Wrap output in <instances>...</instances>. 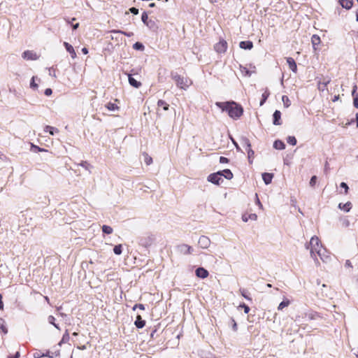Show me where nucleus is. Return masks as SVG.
<instances>
[{
    "label": "nucleus",
    "instance_id": "nucleus-38",
    "mask_svg": "<svg viewBox=\"0 0 358 358\" xmlns=\"http://www.w3.org/2000/svg\"><path fill=\"white\" fill-rule=\"evenodd\" d=\"M340 187H341V188H343V189H345V192H344V194H348V189H349V187H348V185H347L345 182H342L340 184Z\"/></svg>",
    "mask_w": 358,
    "mask_h": 358
},
{
    "label": "nucleus",
    "instance_id": "nucleus-62",
    "mask_svg": "<svg viewBox=\"0 0 358 358\" xmlns=\"http://www.w3.org/2000/svg\"><path fill=\"white\" fill-rule=\"evenodd\" d=\"M169 0H164L165 2H167Z\"/></svg>",
    "mask_w": 358,
    "mask_h": 358
},
{
    "label": "nucleus",
    "instance_id": "nucleus-26",
    "mask_svg": "<svg viewBox=\"0 0 358 358\" xmlns=\"http://www.w3.org/2000/svg\"><path fill=\"white\" fill-rule=\"evenodd\" d=\"M311 42L313 43V48L316 49V46L318 45L321 42L320 36L315 34L313 35L311 38Z\"/></svg>",
    "mask_w": 358,
    "mask_h": 358
},
{
    "label": "nucleus",
    "instance_id": "nucleus-40",
    "mask_svg": "<svg viewBox=\"0 0 358 358\" xmlns=\"http://www.w3.org/2000/svg\"><path fill=\"white\" fill-rule=\"evenodd\" d=\"M136 308H139L140 310H144L145 306L142 303L135 304L134 306L133 307V310H135Z\"/></svg>",
    "mask_w": 358,
    "mask_h": 358
},
{
    "label": "nucleus",
    "instance_id": "nucleus-6",
    "mask_svg": "<svg viewBox=\"0 0 358 358\" xmlns=\"http://www.w3.org/2000/svg\"><path fill=\"white\" fill-rule=\"evenodd\" d=\"M179 252L182 255H189L192 252L193 248L187 244H180L177 247Z\"/></svg>",
    "mask_w": 358,
    "mask_h": 358
},
{
    "label": "nucleus",
    "instance_id": "nucleus-43",
    "mask_svg": "<svg viewBox=\"0 0 358 358\" xmlns=\"http://www.w3.org/2000/svg\"><path fill=\"white\" fill-rule=\"evenodd\" d=\"M241 295L248 300H251V298H250L247 294L245 289H240Z\"/></svg>",
    "mask_w": 358,
    "mask_h": 358
},
{
    "label": "nucleus",
    "instance_id": "nucleus-3",
    "mask_svg": "<svg viewBox=\"0 0 358 358\" xmlns=\"http://www.w3.org/2000/svg\"><path fill=\"white\" fill-rule=\"evenodd\" d=\"M306 248L310 249L311 257L317 261V255L320 257L322 256L321 250L322 245L317 236H313L310 241L309 245Z\"/></svg>",
    "mask_w": 358,
    "mask_h": 358
},
{
    "label": "nucleus",
    "instance_id": "nucleus-19",
    "mask_svg": "<svg viewBox=\"0 0 358 358\" xmlns=\"http://www.w3.org/2000/svg\"><path fill=\"white\" fill-rule=\"evenodd\" d=\"M352 205L350 201H348L345 203H340L338 204V208L345 212H349L350 210V209L352 208Z\"/></svg>",
    "mask_w": 358,
    "mask_h": 358
},
{
    "label": "nucleus",
    "instance_id": "nucleus-44",
    "mask_svg": "<svg viewBox=\"0 0 358 358\" xmlns=\"http://www.w3.org/2000/svg\"><path fill=\"white\" fill-rule=\"evenodd\" d=\"M80 166H82L83 167H84L85 169H88L90 166V164L86 162V161H83L80 163Z\"/></svg>",
    "mask_w": 358,
    "mask_h": 358
},
{
    "label": "nucleus",
    "instance_id": "nucleus-16",
    "mask_svg": "<svg viewBox=\"0 0 358 358\" xmlns=\"http://www.w3.org/2000/svg\"><path fill=\"white\" fill-rule=\"evenodd\" d=\"M239 46L242 49L251 50L253 48V43L250 41H244L240 43Z\"/></svg>",
    "mask_w": 358,
    "mask_h": 358
},
{
    "label": "nucleus",
    "instance_id": "nucleus-17",
    "mask_svg": "<svg viewBox=\"0 0 358 358\" xmlns=\"http://www.w3.org/2000/svg\"><path fill=\"white\" fill-rule=\"evenodd\" d=\"M257 218V215L255 213H245L242 216V220L243 222H246L248 220H256Z\"/></svg>",
    "mask_w": 358,
    "mask_h": 358
},
{
    "label": "nucleus",
    "instance_id": "nucleus-10",
    "mask_svg": "<svg viewBox=\"0 0 358 358\" xmlns=\"http://www.w3.org/2000/svg\"><path fill=\"white\" fill-rule=\"evenodd\" d=\"M273 123L275 125H280L281 122V113L279 110H275L273 115Z\"/></svg>",
    "mask_w": 358,
    "mask_h": 358
},
{
    "label": "nucleus",
    "instance_id": "nucleus-31",
    "mask_svg": "<svg viewBox=\"0 0 358 358\" xmlns=\"http://www.w3.org/2000/svg\"><path fill=\"white\" fill-rule=\"evenodd\" d=\"M102 231L104 233V234H110L113 233V229L110 226H108V225H103L102 226Z\"/></svg>",
    "mask_w": 358,
    "mask_h": 358
},
{
    "label": "nucleus",
    "instance_id": "nucleus-58",
    "mask_svg": "<svg viewBox=\"0 0 358 358\" xmlns=\"http://www.w3.org/2000/svg\"><path fill=\"white\" fill-rule=\"evenodd\" d=\"M155 6V3H151L149 5L150 7H154Z\"/></svg>",
    "mask_w": 358,
    "mask_h": 358
},
{
    "label": "nucleus",
    "instance_id": "nucleus-1",
    "mask_svg": "<svg viewBox=\"0 0 358 358\" xmlns=\"http://www.w3.org/2000/svg\"><path fill=\"white\" fill-rule=\"evenodd\" d=\"M216 105L222 110L228 113V115L233 119H238L243 113V107L236 102H217Z\"/></svg>",
    "mask_w": 358,
    "mask_h": 358
},
{
    "label": "nucleus",
    "instance_id": "nucleus-39",
    "mask_svg": "<svg viewBox=\"0 0 358 358\" xmlns=\"http://www.w3.org/2000/svg\"><path fill=\"white\" fill-rule=\"evenodd\" d=\"M32 148L34 150L35 152H47V150L44 148H41L37 145H32Z\"/></svg>",
    "mask_w": 358,
    "mask_h": 358
},
{
    "label": "nucleus",
    "instance_id": "nucleus-15",
    "mask_svg": "<svg viewBox=\"0 0 358 358\" xmlns=\"http://www.w3.org/2000/svg\"><path fill=\"white\" fill-rule=\"evenodd\" d=\"M134 324L137 328L142 329L145 326V321L142 319L140 315H138L136 317Z\"/></svg>",
    "mask_w": 358,
    "mask_h": 358
},
{
    "label": "nucleus",
    "instance_id": "nucleus-60",
    "mask_svg": "<svg viewBox=\"0 0 358 358\" xmlns=\"http://www.w3.org/2000/svg\"><path fill=\"white\" fill-rule=\"evenodd\" d=\"M268 287H271V284H268Z\"/></svg>",
    "mask_w": 358,
    "mask_h": 358
},
{
    "label": "nucleus",
    "instance_id": "nucleus-53",
    "mask_svg": "<svg viewBox=\"0 0 358 358\" xmlns=\"http://www.w3.org/2000/svg\"><path fill=\"white\" fill-rule=\"evenodd\" d=\"M82 52H83V54L87 55L88 53V50L86 48H83L82 49Z\"/></svg>",
    "mask_w": 358,
    "mask_h": 358
},
{
    "label": "nucleus",
    "instance_id": "nucleus-24",
    "mask_svg": "<svg viewBox=\"0 0 358 358\" xmlns=\"http://www.w3.org/2000/svg\"><path fill=\"white\" fill-rule=\"evenodd\" d=\"M220 172L222 174V177L224 176L225 178H227L228 180L231 179L234 176L232 172L229 169H224Z\"/></svg>",
    "mask_w": 358,
    "mask_h": 358
},
{
    "label": "nucleus",
    "instance_id": "nucleus-42",
    "mask_svg": "<svg viewBox=\"0 0 358 358\" xmlns=\"http://www.w3.org/2000/svg\"><path fill=\"white\" fill-rule=\"evenodd\" d=\"M317 182V177L313 176L310 180V185L314 187Z\"/></svg>",
    "mask_w": 358,
    "mask_h": 358
},
{
    "label": "nucleus",
    "instance_id": "nucleus-11",
    "mask_svg": "<svg viewBox=\"0 0 358 358\" xmlns=\"http://www.w3.org/2000/svg\"><path fill=\"white\" fill-rule=\"evenodd\" d=\"M64 45L66 48V51L69 52V54L71 55V57L73 59H75L77 57V55L73 47L67 42H64Z\"/></svg>",
    "mask_w": 358,
    "mask_h": 358
},
{
    "label": "nucleus",
    "instance_id": "nucleus-4",
    "mask_svg": "<svg viewBox=\"0 0 358 358\" xmlns=\"http://www.w3.org/2000/svg\"><path fill=\"white\" fill-rule=\"evenodd\" d=\"M227 47V41L224 39H220L219 42L215 44L214 49L217 53L222 54L226 52Z\"/></svg>",
    "mask_w": 358,
    "mask_h": 358
},
{
    "label": "nucleus",
    "instance_id": "nucleus-45",
    "mask_svg": "<svg viewBox=\"0 0 358 358\" xmlns=\"http://www.w3.org/2000/svg\"><path fill=\"white\" fill-rule=\"evenodd\" d=\"M220 162L221 164H227L229 162V159L225 157H220Z\"/></svg>",
    "mask_w": 358,
    "mask_h": 358
},
{
    "label": "nucleus",
    "instance_id": "nucleus-25",
    "mask_svg": "<svg viewBox=\"0 0 358 358\" xmlns=\"http://www.w3.org/2000/svg\"><path fill=\"white\" fill-rule=\"evenodd\" d=\"M290 304V301L288 299H285L278 306V310H282L285 307Z\"/></svg>",
    "mask_w": 358,
    "mask_h": 358
},
{
    "label": "nucleus",
    "instance_id": "nucleus-8",
    "mask_svg": "<svg viewBox=\"0 0 358 358\" xmlns=\"http://www.w3.org/2000/svg\"><path fill=\"white\" fill-rule=\"evenodd\" d=\"M245 145H246V151L248 153V158L249 160V162L250 164L252 163L253 159L255 157V152L251 148V144L248 139H246L245 141Z\"/></svg>",
    "mask_w": 358,
    "mask_h": 358
},
{
    "label": "nucleus",
    "instance_id": "nucleus-33",
    "mask_svg": "<svg viewBox=\"0 0 358 358\" xmlns=\"http://www.w3.org/2000/svg\"><path fill=\"white\" fill-rule=\"evenodd\" d=\"M111 33H118V34H124L128 37H131L133 36V33L132 32H125V31H120V30H115V29H113V30H111L110 31Z\"/></svg>",
    "mask_w": 358,
    "mask_h": 358
},
{
    "label": "nucleus",
    "instance_id": "nucleus-52",
    "mask_svg": "<svg viewBox=\"0 0 358 358\" xmlns=\"http://www.w3.org/2000/svg\"><path fill=\"white\" fill-rule=\"evenodd\" d=\"M8 358H20V352H17L14 356H9Z\"/></svg>",
    "mask_w": 358,
    "mask_h": 358
},
{
    "label": "nucleus",
    "instance_id": "nucleus-51",
    "mask_svg": "<svg viewBox=\"0 0 358 358\" xmlns=\"http://www.w3.org/2000/svg\"><path fill=\"white\" fill-rule=\"evenodd\" d=\"M3 310V303L2 301V295L0 294V310Z\"/></svg>",
    "mask_w": 358,
    "mask_h": 358
},
{
    "label": "nucleus",
    "instance_id": "nucleus-22",
    "mask_svg": "<svg viewBox=\"0 0 358 358\" xmlns=\"http://www.w3.org/2000/svg\"><path fill=\"white\" fill-rule=\"evenodd\" d=\"M105 107L110 111L119 110L120 106L117 104L112 102H108L106 104Z\"/></svg>",
    "mask_w": 358,
    "mask_h": 358
},
{
    "label": "nucleus",
    "instance_id": "nucleus-36",
    "mask_svg": "<svg viewBox=\"0 0 358 358\" xmlns=\"http://www.w3.org/2000/svg\"><path fill=\"white\" fill-rule=\"evenodd\" d=\"M287 141L289 144L292 145H295L296 144V139L294 136H289L287 139Z\"/></svg>",
    "mask_w": 358,
    "mask_h": 358
},
{
    "label": "nucleus",
    "instance_id": "nucleus-37",
    "mask_svg": "<svg viewBox=\"0 0 358 358\" xmlns=\"http://www.w3.org/2000/svg\"><path fill=\"white\" fill-rule=\"evenodd\" d=\"M133 48L135 49V50H143L144 49V46L141 43H139V42H136L133 45Z\"/></svg>",
    "mask_w": 358,
    "mask_h": 358
},
{
    "label": "nucleus",
    "instance_id": "nucleus-54",
    "mask_svg": "<svg viewBox=\"0 0 358 358\" xmlns=\"http://www.w3.org/2000/svg\"><path fill=\"white\" fill-rule=\"evenodd\" d=\"M79 27V23H76V24L73 25V29H76Z\"/></svg>",
    "mask_w": 358,
    "mask_h": 358
},
{
    "label": "nucleus",
    "instance_id": "nucleus-27",
    "mask_svg": "<svg viewBox=\"0 0 358 358\" xmlns=\"http://www.w3.org/2000/svg\"><path fill=\"white\" fill-rule=\"evenodd\" d=\"M44 131L45 132H48L52 136H53L55 134V132H56V133L59 132V130L57 129H56L53 127L49 126V125H47L45 127Z\"/></svg>",
    "mask_w": 358,
    "mask_h": 358
},
{
    "label": "nucleus",
    "instance_id": "nucleus-59",
    "mask_svg": "<svg viewBox=\"0 0 358 358\" xmlns=\"http://www.w3.org/2000/svg\"><path fill=\"white\" fill-rule=\"evenodd\" d=\"M115 102H117V103H120V100H119V99H115Z\"/></svg>",
    "mask_w": 358,
    "mask_h": 358
},
{
    "label": "nucleus",
    "instance_id": "nucleus-21",
    "mask_svg": "<svg viewBox=\"0 0 358 358\" xmlns=\"http://www.w3.org/2000/svg\"><path fill=\"white\" fill-rule=\"evenodd\" d=\"M129 83L134 87L138 88L141 86V83L137 81L135 78H134L131 75H129Z\"/></svg>",
    "mask_w": 358,
    "mask_h": 358
},
{
    "label": "nucleus",
    "instance_id": "nucleus-14",
    "mask_svg": "<svg viewBox=\"0 0 358 358\" xmlns=\"http://www.w3.org/2000/svg\"><path fill=\"white\" fill-rule=\"evenodd\" d=\"M199 244L203 248H207L210 245V240L208 237L202 236L199 240Z\"/></svg>",
    "mask_w": 358,
    "mask_h": 358
},
{
    "label": "nucleus",
    "instance_id": "nucleus-12",
    "mask_svg": "<svg viewBox=\"0 0 358 358\" xmlns=\"http://www.w3.org/2000/svg\"><path fill=\"white\" fill-rule=\"evenodd\" d=\"M357 86H353L352 96L353 97V106L355 108H358V93H357Z\"/></svg>",
    "mask_w": 358,
    "mask_h": 358
},
{
    "label": "nucleus",
    "instance_id": "nucleus-47",
    "mask_svg": "<svg viewBox=\"0 0 358 358\" xmlns=\"http://www.w3.org/2000/svg\"><path fill=\"white\" fill-rule=\"evenodd\" d=\"M30 85H31V87H33V88L38 87V85L34 81V77L32 78Z\"/></svg>",
    "mask_w": 358,
    "mask_h": 358
},
{
    "label": "nucleus",
    "instance_id": "nucleus-34",
    "mask_svg": "<svg viewBox=\"0 0 358 358\" xmlns=\"http://www.w3.org/2000/svg\"><path fill=\"white\" fill-rule=\"evenodd\" d=\"M282 101L284 103V106L287 108L289 107L291 104V101L287 96H285V95L282 96Z\"/></svg>",
    "mask_w": 358,
    "mask_h": 358
},
{
    "label": "nucleus",
    "instance_id": "nucleus-35",
    "mask_svg": "<svg viewBox=\"0 0 358 358\" xmlns=\"http://www.w3.org/2000/svg\"><path fill=\"white\" fill-rule=\"evenodd\" d=\"M269 96V92H267V91H265L263 94H262V101H260V106H262L264 102L266 101V100L268 99Z\"/></svg>",
    "mask_w": 358,
    "mask_h": 358
},
{
    "label": "nucleus",
    "instance_id": "nucleus-32",
    "mask_svg": "<svg viewBox=\"0 0 358 358\" xmlns=\"http://www.w3.org/2000/svg\"><path fill=\"white\" fill-rule=\"evenodd\" d=\"M113 252L115 255H120L122 252V246L121 244L117 245L113 248Z\"/></svg>",
    "mask_w": 358,
    "mask_h": 358
},
{
    "label": "nucleus",
    "instance_id": "nucleus-50",
    "mask_svg": "<svg viewBox=\"0 0 358 358\" xmlns=\"http://www.w3.org/2000/svg\"><path fill=\"white\" fill-rule=\"evenodd\" d=\"M45 94L46 96H50L52 93V91L50 88H47L45 90Z\"/></svg>",
    "mask_w": 358,
    "mask_h": 358
},
{
    "label": "nucleus",
    "instance_id": "nucleus-55",
    "mask_svg": "<svg viewBox=\"0 0 358 358\" xmlns=\"http://www.w3.org/2000/svg\"><path fill=\"white\" fill-rule=\"evenodd\" d=\"M356 125L358 127V113L356 114Z\"/></svg>",
    "mask_w": 358,
    "mask_h": 358
},
{
    "label": "nucleus",
    "instance_id": "nucleus-63",
    "mask_svg": "<svg viewBox=\"0 0 358 358\" xmlns=\"http://www.w3.org/2000/svg\"><path fill=\"white\" fill-rule=\"evenodd\" d=\"M357 2H358V0H357Z\"/></svg>",
    "mask_w": 358,
    "mask_h": 358
},
{
    "label": "nucleus",
    "instance_id": "nucleus-61",
    "mask_svg": "<svg viewBox=\"0 0 358 358\" xmlns=\"http://www.w3.org/2000/svg\"><path fill=\"white\" fill-rule=\"evenodd\" d=\"M357 20L358 21V15H357Z\"/></svg>",
    "mask_w": 358,
    "mask_h": 358
},
{
    "label": "nucleus",
    "instance_id": "nucleus-46",
    "mask_svg": "<svg viewBox=\"0 0 358 358\" xmlns=\"http://www.w3.org/2000/svg\"><path fill=\"white\" fill-rule=\"evenodd\" d=\"M141 20L144 23H146V21L148 20V15L145 12L142 13Z\"/></svg>",
    "mask_w": 358,
    "mask_h": 358
},
{
    "label": "nucleus",
    "instance_id": "nucleus-20",
    "mask_svg": "<svg viewBox=\"0 0 358 358\" xmlns=\"http://www.w3.org/2000/svg\"><path fill=\"white\" fill-rule=\"evenodd\" d=\"M273 178V173H264L262 174V179L266 185H268L271 182Z\"/></svg>",
    "mask_w": 358,
    "mask_h": 358
},
{
    "label": "nucleus",
    "instance_id": "nucleus-29",
    "mask_svg": "<svg viewBox=\"0 0 358 358\" xmlns=\"http://www.w3.org/2000/svg\"><path fill=\"white\" fill-rule=\"evenodd\" d=\"M144 162L147 165H150L152 163V158L146 152L143 154Z\"/></svg>",
    "mask_w": 358,
    "mask_h": 358
},
{
    "label": "nucleus",
    "instance_id": "nucleus-13",
    "mask_svg": "<svg viewBox=\"0 0 358 358\" xmlns=\"http://www.w3.org/2000/svg\"><path fill=\"white\" fill-rule=\"evenodd\" d=\"M286 59L290 70L296 73L297 71V66L294 59L292 57H287Z\"/></svg>",
    "mask_w": 358,
    "mask_h": 358
},
{
    "label": "nucleus",
    "instance_id": "nucleus-48",
    "mask_svg": "<svg viewBox=\"0 0 358 358\" xmlns=\"http://www.w3.org/2000/svg\"><path fill=\"white\" fill-rule=\"evenodd\" d=\"M130 12L134 15H137L138 13V9L132 7L129 9Z\"/></svg>",
    "mask_w": 358,
    "mask_h": 358
},
{
    "label": "nucleus",
    "instance_id": "nucleus-56",
    "mask_svg": "<svg viewBox=\"0 0 358 358\" xmlns=\"http://www.w3.org/2000/svg\"><path fill=\"white\" fill-rule=\"evenodd\" d=\"M257 203H258V205H259L261 208L262 207V203H261V202H260V201H259V199L258 198H257Z\"/></svg>",
    "mask_w": 358,
    "mask_h": 358
},
{
    "label": "nucleus",
    "instance_id": "nucleus-2",
    "mask_svg": "<svg viewBox=\"0 0 358 358\" xmlns=\"http://www.w3.org/2000/svg\"><path fill=\"white\" fill-rule=\"evenodd\" d=\"M171 77L175 81L177 87L184 90H186L193 83L189 77L180 76L176 72H171Z\"/></svg>",
    "mask_w": 358,
    "mask_h": 358
},
{
    "label": "nucleus",
    "instance_id": "nucleus-41",
    "mask_svg": "<svg viewBox=\"0 0 358 358\" xmlns=\"http://www.w3.org/2000/svg\"><path fill=\"white\" fill-rule=\"evenodd\" d=\"M239 307L243 308L245 313H248L250 312V308L245 303L241 304Z\"/></svg>",
    "mask_w": 358,
    "mask_h": 358
},
{
    "label": "nucleus",
    "instance_id": "nucleus-23",
    "mask_svg": "<svg viewBox=\"0 0 358 358\" xmlns=\"http://www.w3.org/2000/svg\"><path fill=\"white\" fill-rule=\"evenodd\" d=\"M273 148L276 150H284L285 144L280 140H276L273 143Z\"/></svg>",
    "mask_w": 358,
    "mask_h": 358
},
{
    "label": "nucleus",
    "instance_id": "nucleus-18",
    "mask_svg": "<svg viewBox=\"0 0 358 358\" xmlns=\"http://www.w3.org/2000/svg\"><path fill=\"white\" fill-rule=\"evenodd\" d=\"M341 6L346 9H350L353 6L352 0H338Z\"/></svg>",
    "mask_w": 358,
    "mask_h": 358
},
{
    "label": "nucleus",
    "instance_id": "nucleus-28",
    "mask_svg": "<svg viewBox=\"0 0 358 358\" xmlns=\"http://www.w3.org/2000/svg\"><path fill=\"white\" fill-rule=\"evenodd\" d=\"M158 107H162L164 110H169V105L164 100H159L157 101Z\"/></svg>",
    "mask_w": 358,
    "mask_h": 358
},
{
    "label": "nucleus",
    "instance_id": "nucleus-7",
    "mask_svg": "<svg viewBox=\"0 0 358 358\" xmlns=\"http://www.w3.org/2000/svg\"><path fill=\"white\" fill-rule=\"evenodd\" d=\"M22 57L26 60H36L39 56L32 50H25L22 53Z\"/></svg>",
    "mask_w": 358,
    "mask_h": 358
},
{
    "label": "nucleus",
    "instance_id": "nucleus-57",
    "mask_svg": "<svg viewBox=\"0 0 358 358\" xmlns=\"http://www.w3.org/2000/svg\"><path fill=\"white\" fill-rule=\"evenodd\" d=\"M338 96H336L334 97V99H333V101H336V100H338Z\"/></svg>",
    "mask_w": 358,
    "mask_h": 358
},
{
    "label": "nucleus",
    "instance_id": "nucleus-9",
    "mask_svg": "<svg viewBox=\"0 0 358 358\" xmlns=\"http://www.w3.org/2000/svg\"><path fill=\"white\" fill-rule=\"evenodd\" d=\"M196 275L201 278H206L208 276V271L203 267H199L196 270Z\"/></svg>",
    "mask_w": 358,
    "mask_h": 358
},
{
    "label": "nucleus",
    "instance_id": "nucleus-30",
    "mask_svg": "<svg viewBox=\"0 0 358 358\" xmlns=\"http://www.w3.org/2000/svg\"><path fill=\"white\" fill-rule=\"evenodd\" d=\"M0 329L4 334L8 333V329L6 326L5 321L2 318H0Z\"/></svg>",
    "mask_w": 358,
    "mask_h": 358
},
{
    "label": "nucleus",
    "instance_id": "nucleus-49",
    "mask_svg": "<svg viewBox=\"0 0 358 358\" xmlns=\"http://www.w3.org/2000/svg\"><path fill=\"white\" fill-rule=\"evenodd\" d=\"M232 322H233L232 329L234 331H236L238 330L237 323L236 322V321L234 320H232Z\"/></svg>",
    "mask_w": 358,
    "mask_h": 358
},
{
    "label": "nucleus",
    "instance_id": "nucleus-5",
    "mask_svg": "<svg viewBox=\"0 0 358 358\" xmlns=\"http://www.w3.org/2000/svg\"><path fill=\"white\" fill-rule=\"evenodd\" d=\"M208 180L215 185H220V182H223L222 174L220 171L210 174L208 176Z\"/></svg>",
    "mask_w": 358,
    "mask_h": 358
}]
</instances>
